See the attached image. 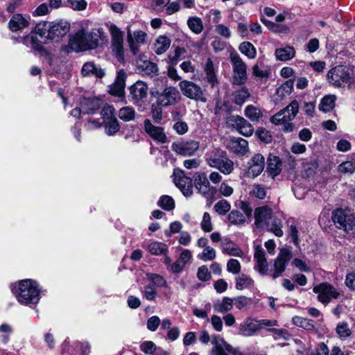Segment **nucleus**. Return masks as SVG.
I'll list each match as a JSON object with an SVG mask.
<instances>
[{
	"instance_id": "5fc2aeb1",
	"label": "nucleus",
	"mask_w": 355,
	"mask_h": 355,
	"mask_svg": "<svg viewBox=\"0 0 355 355\" xmlns=\"http://www.w3.org/2000/svg\"><path fill=\"white\" fill-rule=\"evenodd\" d=\"M214 209L218 214L225 215L230 210L231 205L227 200H220L214 205Z\"/></svg>"
},
{
	"instance_id": "6e6552de",
	"label": "nucleus",
	"mask_w": 355,
	"mask_h": 355,
	"mask_svg": "<svg viewBox=\"0 0 355 355\" xmlns=\"http://www.w3.org/2000/svg\"><path fill=\"white\" fill-rule=\"evenodd\" d=\"M327 78L329 83L338 87H345L350 83L351 76L345 66L338 65L329 71Z\"/></svg>"
},
{
	"instance_id": "a878e982",
	"label": "nucleus",
	"mask_w": 355,
	"mask_h": 355,
	"mask_svg": "<svg viewBox=\"0 0 355 355\" xmlns=\"http://www.w3.org/2000/svg\"><path fill=\"white\" fill-rule=\"evenodd\" d=\"M282 161L279 157L270 155L268 158L267 171L270 175L274 178L282 171Z\"/></svg>"
},
{
	"instance_id": "6ab92c4d",
	"label": "nucleus",
	"mask_w": 355,
	"mask_h": 355,
	"mask_svg": "<svg viewBox=\"0 0 355 355\" xmlns=\"http://www.w3.org/2000/svg\"><path fill=\"white\" fill-rule=\"evenodd\" d=\"M259 331L258 320L251 317L245 318L238 327V334L243 337L253 336Z\"/></svg>"
},
{
	"instance_id": "c756f323",
	"label": "nucleus",
	"mask_w": 355,
	"mask_h": 355,
	"mask_svg": "<svg viewBox=\"0 0 355 355\" xmlns=\"http://www.w3.org/2000/svg\"><path fill=\"white\" fill-rule=\"evenodd\" d=\"M221 248L223 253L230 256L242 257L243 254V251L239 246L229 239H224L221 243Z\"/></svg>"
},
{
	"instance_id": "c9c22d12",
	"label": "nucleus",
	"mask_w": 355,
	"mask_h": 355,
	"mask_svg": "<svg viewBox=\"0 0 355 355\" xmlns=\"http://www.w3.org/2000/svg\"><path fill=\"white\" fill-rule=\"evenodd\" d=\"M233 308V300L230 297H224L221 300H219L214 303V310L220 313H225Z\"/></svg>"
},
{
	"instance_id": "09e8293b",
	"label": "nucleus",
	"mask_w": 355,
	"mask_h": 355,
	"mask_svg": "<svg viewBox=\"0 0 355 355\" xmlns=\"http://www.w3.org/2000/svg\"><path fill=\"white\" fill-rule=\"evenodd\" d=\"M232 300L233 306L234 305L239 310L249 308L252 304L251 298L243 295L235 297Z\"/></svg>"
},
{
	"instance_id": "7c9ffc66",
	"label": "nucleus",
	"mask_w": 355,
	"mask_h": 355,
	"mask_svg": "<svg viewBox=\"0 0 355 355\" xmlns=\"http://www.w3.org/2000/svg\"><path fill=\"white\" fill-rule=\"evenodd\" d=\"M275 55L277 60L286 62L293 59L295 55V50L291 46L276 49Z\"/></svg>"
},
{
	"instance_id": "8fccbe9b",
	"label": "nucleus",
	"mask_w": 355,
	"mask_h": 355,
	"mask_svg": "<svg viewBox=\"0 0 355 355\" xmlns=\"http://www.w3.org/2000/svg\"><path fill=\"white\" fill-rule=\"evenodd\" d=\"M245 115L252 121H257L262 116V113L258 107L248 105L245 109Z\"/></svg>"
},
{
	"instance_id": "0eeeda50",
	"label": "nucleus",
	"mask_w": 355,
	"mask_h": 355,
	"mask_svg": "<svg viewBox=\"0 0 355 355\" xmlns=\"http://www.w3.org/2000/svg\"><path fill=\"white\" fill-rule=\"evenodd\" d=\"M150 95L156 99L157 105L162 107L174 105L180 98L178 89L172 86L166 87L162 92L153 90Z\"/></svg>"
},
{
	"instance_id": "7ed1b4c3",
	"label": "nucleus",
	"mask_w": 355,
	"mask_h": 355,
	"mask_svg": "<svg viewBox=\"0 0 355 355\" xmlns=\"http://www.w3.org/2000/svg\"><path fill=\"white\" fill-rule=\"evenodd\" d=\"M17 301L22 304H36L40 301L38 284L32 279H24L19 282L17 287L12 288Z\"/></svg>"
},
{
	"instance_id": "a19ab883",
	"label": "nucleus",
	"mask_w": 355,
	"mask_h": 355,
	"mask_svg": "<svg viewBox=\"0 0 355 355\" xmlns=\"http://www.w3.org/2000/svg\"><path fill=\"white\" fill-rule=\"evenodd\" d=\"M135 110L130 106H125L119 110L118 116L123 121H131L135 118Z\"/></svg>"
},
{
	"instance_id": "e433bc0d",
	"label": "nucleus",
	"mask_w": 355,
	"mask_h": 355,
	"mask_svg": "<svg viewBox=\"0 0 355 355\" xmlns=\"http://www.w3.org/2000/svg\"><path fill=\"white\" fill-rule=\"evenodd\" d=\"M50 25V21H40L35 26L33 33L43 39L50 40V35H49V33L51 30Z\"/></svg>"
},
{
	"instance_id": "ea45409f",
	"label": "nucleus",
	"mask_w": 355,
	"mask_h": 355,
	"mask_svg": "<svg viewBox=\"0 0 355 355\" xmlns=\"http://www.w3.org/2000/svg\"><path fill=\"white\" fill-rule=\"evenodd\" d=\"M239 49L241 53L244 54L249 59H254L257 56L256 48L249 42H243L241 43Z\"/></svg>"
},
{
	"instance_id": "79ce46f5",
	"label": "nucleus",
	"mask_w": 355,
	"mask_h": 355,
	"mask_svg": "<svg viewBox=\"0 0 355 355\" xmlns=\"http://www.w3.org/2000/svg\"><path fill=\"white\" fill-rule=\"evenodd\" d=\"M254 281L248 275L241 274L236 277V288L242 291L252 286Z\"/></svg>"
},
{
	"instance_id": "5701e85b",
	"label": "nucleus",
	"mask_w": 355,
	"mask_h": 355,
	"mask_svg": "<svg viewBox=\"0 0 355 355\" xmlns=\"http://www.w3.org/2000/svg\"><path fill=\"white\" fill-rule=\"evenodd\" d=\"M293 85L294 80L290 79L277 88L275 98L276 104L281 103L292 93Z\"/></svg>"
},
{
	"instance_id": "052dcab7",
	"label": "nucleus",
	"mask_w": 355,
	"mask_h": 355,
	"mask_svg": "<svg viewBox=\"0 0 355 355\" xmlns=\"http://www.w3.org/2000/svg\"><path fill=\"white\" fill-rule=\"evenodd\" d=\"M200 226L202 230L205 232H210L213 230L211 216L208 212L204 213Z\"/></svg>"
},
{
	"instance_id": "3c124183",
	"label": "nucleus",
	"mask_w": 355,
	"mask_h": 355,
	"mask_svg": "<svg viewBox=\"0 0 355 355\" xmlns=\"http://www.w3.org/2000/svg\"><path fill=\"white\" fill-rule=\"evenodd\" d=\"M189 28L196 34H200L203 30L202 20L198 17H190L187 20Z\"/></svg>"
},
{
	"instance_id": "bf43d9fd",
	"label": "nucleus",
	"mask_w": 355,
	"mask_h": 355,
	"mask_svg": "<svg viewBox=\"0 0 355 355\" xmlns=\"http://www.w3.org/2000/svg\"><path fill=\"white\" fill-rule=\"evenodd\" d=\"M114 108L113 106L110 105H106L103 107L101 114L102 116V118L103 119V123L109 121L110 119L112 118H116L114 115Z\"/></svg>"
},
{
	"instance_id": "f3484780",
	"label": "nucleus",
	"mask_w": 355,
	"mask_h": 355,
	"mask_svg": "<svg viewBox=\"0 0 355 355\" xmlns=\"http://www.w3.org/2000/svg\"><path fill=\"white\" fill-rule=\"evenodd\" d=\"M130 96L132 103L136 105L143 101L148 96V85L141 80H138L129 88Z\"/></svg>"
},
{
	"instance_id": "393cba45",
	"label": "nucleus",
	"mask_w": 355,
	"mask_h": 355,
	"mask_svg": "<svg viewBox=\"0 0 355 355\" xmlns=\"http://www.w3.org/2000/svg\"><path fill=\"white\" fill-rule=\"evenodd\" d=\"M229 147L239 156L245 155L249 150L248 141L241 137L232 139L229 142Z\"/></svg>"
},
{
	"instance_id": "412c9836",
	"label": "nucleus",
	"mask_w": 355,
	"mask_h": 355,
	"mask_svg": "<svg viewBox=\"0 0 355 355\" xmlns=\"http://www.w3.org/2000/svg\"><path fill=\"white\" fill-rule=\"evenodd\" d=\"M265 159L261 154L254 155L249 162L248 174L252 177H257L263 171Z\"/></svg>"
},
{
	"instance_id": "6e6d98bb",
	"label": "nucleus",
	"mask_w": 355,
	"mask_h": 355,
	"mask_svg": "<svg viewBox=\"0 0 355 355\" xmlns=\"http://www.w3.org/2000/svg\"><path fill=\"white\" fill-rule=\"evenodd\" d=\"M336 331L338 336L342 339L348 338L352 334L347 323L343 322L338 324L336 328Z\"/></svg>"
},
{
	"instance_id": "2f4dec72",
	"label": "nucleus",
	"mask_w": 355,
	"mask_h": 355,
	"mask_svg": "<svg viewBox=\"0 0 355 355\" xmlns=\"http://www.w3.org/2000/svg\"><path fill=\"white\" fill-rule=\"evenodd\" d=\"M28 21L20 14L14 15L10 19L8 26L12 31H17L28 26Z\"/></svg>"
},
{
	"instance_id": "473e14b6",
	"label": "nucleus",
	"mask_w": 355,
	"mask_h": 355,
	"mask_svg": "<svg viewBox=\"0 0 355 355\" xmlns=\"http://www.w3.org/2000/svg\"><path fill=\"white\" fill-rule=\"evenodd\" d=\"M171 44V40L166 36H159L154 43V51L157 55H161L165 53Z\"/></svg>"
},
{
	"instance_id": "bb28decb",
	"label": "nucleus",
	"mask_w": 355,
	"mask_h": 355,
	"mask_svg": "<svg viewBox=\"0 0 355 355\" xmlns=\"http://www.w3.org/2000/svg\"><path fill=\"white\" fill-rule=\"evenodd\" d=\"M81 73L83 76H95L97 78H103L105 76V71L97 67L94 62H87L84 64Z\"/></svg>"
},
{
	"instance_id": "f704fd0d",
	"label": "nucleus",
	"mask_w": 355,
	"mask_h": 355,
	"mask_svg": "<svg viewBox=\"0 0 355 355\" xmlns=\"http://www.w3.org/2000/svg\"><path fill=\"white\" fill-rule=\"evenodd\" d=\"M336 96L333 94L324 96L320 101L319 110L323 112H331L335 107Z\"/></svg>"
},
{
	"instance_id": "1a4fd4ad",
	"label": "nucleus",
	"mask_w": 355,
	"mask_h": 355,
	"mask_svg": "<svg viewBox=\"0 0 355 355\" xmlns=\"http://www.w3.org/2000/svg\"><path fill=\"white\" fill-rule=\"evenodd\" d=\"M233 69V83L236 85H242L247 80V66L240 55L232 53L230 55Z\"/></svg>"
},
{
	"instance_id": "4468645a",
	"label": "nucleus",
	"mask_w": 355,
	"mask_h": 355,
	"mask_svg": "<svg viewBox=\"0 0 355 355\" xmlns=\"http://www.w3.org/2000/svg\"><path fill=\"white\" fill-rule=\"evenodd\" d=\"M227 124L245 137L252 135L254 132L252 125L246 119L239 115L229 116L227 119Z\"/></svg>"
},
{
	"instance_id": "4c0bfd02",
	"label": "nucleus",
	"mask_w": 355,
	"mask_h": 355,
	"mask_svg": "<svg viewBox=\"0 0 355 355\" xmlns=\"http://www.w3.org/2000/svg\"><path fill=\"white\" fill-rule=\"evenodd\" d=\"M204 69L206 73L207 81L211 85V87H214L218 84V80L215 74L214 63L211 58L207 60Z\"/></svg>"
},
{
	"instance_id": "a18cd8bd",
	"label": "nucleus",
	"mask_w": 355,
	"mask_h": 355,
	"mask_svg": "<svg viewBox=\"0 0 355 355\" xmlns=\"http://www.w3.org/2000/svg\"><path fill=\"white\" fill-rule=\"evenodd\" d=\"M233 101L234 102L239 105H241L244 103L245 100L250 96V93L248 90L243 87L240 89L235 91L233 94Z\"/></svg>"
},
{
	"instance_id": "39448f33",
	"label": "nucleus",
	"mask_w": 355,
	"mask_h": 355,
	"mask_svg": "<svg viewBox=\"0 0 355 355\" xmlns=\"http://www.w3.org/2000/svg\"><path fill=\"white\" fill-rule=\"evenodd\" d=\"M206 161L209 166L218 169L225 175L230 174L234 170V162L226 156L225 152L218 149L207 153Z\"/></svg>"
},
{
	"instance_id": "37998d69",
	"label": "nucleus",
	"mask_w": 355,
	"mask_h": 355,
	"mask_svg": "<svg viewBox=\"0 0 355 355\" xmlns=\"http://www.w3.org/2000/svg\"><path fill=\"white\" fill-rule=\"evenodd\" d=\"M137 64L138 68L141 69L145 74L150 75L157 71V65L149 60H139Z\"/></svg>"
},
{
	"instance_id": "4be33fe9",
	"label": "nucleus",
	"mask_w": 355,
	"mask_h": 355,
	"mask_svg": "<svg viewBox=\"0 0 355 355\" xmlns=\"http://www.w3.org/2000/svg\"><path fill=\"white\" fill-rule=\"evenodd\" d=\"M254 258L256 261L255 269L261 275H266L268 271V263L266 258L265 251L261 245H256L254 248Z\"/></svg>"
},
{
	"instance_id": "13d9d810",
	"label": "nucleus",
	"mask_w": 355,
	"mask_h": 355,
	"mask_svg": "<svg viewBox=\"0 0 355 355\" xmlns=\"http://www.w3.org/2000/svg\"><path fill=\"white\" fill-rule=\"evenodd\" d=\"M141 293L144 297L147 300L153 301L157 297V291L152 285H146L141 290Z\"/></svg>"
},
{
	"instance_id": "9b49d317",
	"label": "nucleus",
	"mask_w": 355,
	"mask_h": 355,
	"mask_svg": "<svg viewBox=\"0 0 355 355\" xmlns=\"http://www.w3.org/2000/svg\"><path fill=\"white\" fill-rule=\"evenodd\" d=\"M313 291L318 295V300L325 305L333 300L338 298L340 295L336 288L327 282L314 286Z\"/></svg>"
},
{
	"instance_id": "4d7b16f0",
	"label": "nucleus",
	"mask_w": 355,
	"mask_h": 355,
	"mask_svg": "<svg viewBox=\"0 0 355 355\" xmlns=\"http://www.w3.org/2000/svg\"><path fill=\"white\" fill-rule=\"evenodd\" d=\"M146 277L147 279L153 283V284L157 287H164L166 284V280L159 275L147 273Z\"/></svg>"
},
{
	"instance_id": "f8f14e48",
	"label": "nucleus",
	"mask_w": 355,
	"mask_h": 355,
	"mask_svg": "<svg viewBox=\"0 0 355 355\" xmlns=\"http://www.w3.org/2000/svg\"><path fill=\"white\" fill-rule=\"evenodd\" d=\"M112 36V49L119 62L124 60L123 33L114 24L109 27Z\"/></svg>"
},
{
	"instance_id": "a211bd4d",
	"label": "nucleus",
	"mask_w": 355,
	"mask_h": 355,
	"mask_svg": "<svg viewBox=\"0 0 355 355\" xmlns=\"http://www.w3.org/2000/svg\"><path fill=\"white\" fill-rule=\"evenodd\" d=\"M144 131L155 141L164 144L168 141L164 130L162 127L154 125L149 119L144 122Z\"/></svg>"
},
{
	"instance_id": "72a5a7b5",
	"label": "nucleus",
	"mask_w": 355,
	"mask_h": 355,
	"mask_svg": "<svg viewBox=\"0 0 355 355\" xmlns=\"http://www.w3.org/2000/svg\"><path fill=\"white\" fill-rule=\"evenodd\" d=\"M211 343L214 347L211 352V355H229L225 352V343H227L223 338L218 336H212L210 338Z\"/></svg>"
},
{
	"instance_id": "f257e3e1",
	"label": "nucleus",
	"mask_w": 355,
	"mask_h": 355,
	"mask_svg": "<svg viewBox=\"0 0 355 355\" xmlns=\"http://www.w3.org/2000/svg\"><path fill=\"white\" fill-rule=\"evenodd\" d=\"M104 37L103 28H93L87 32L85 28L77 31L69 40V45L76 51L96 49L99 41Z\"/></svg>"
},
{
	"instance_id": "2eb2a0df",
	"label": "nucleus",
	"mask_w": 355,
	"mask_h": 355,
	"mask_svg": "<svg viewBox=\"0 0 355 355\" xmlns=\"http://www.w3.org/2000/svg\"><path fill=\"white\" fill-rule=\"evenodd\" d=\"M199 148V142L193 139L174 142L171 146L173 151L183 156H191L194 155Z\"/></svg>"
},
{
	"instance_id": "680f3d73",
	"label": "nucleus",
	"mask_w": 355,
	"mask_h": 355,
	"mask_svg": "<svg viewBox=\"0 0 355 355\" xmlns=\"http://www.w3.org/2000/svg\"><path fill=\"white\" fill-rule=\"evenodd\" d=\"M241 266L240 262L237 259H231L227 263V270L232 274H239L241 271Z\"/></svg>"
},
{
	"instance_id": "b1692460",
	"label": "nucleus",
	"mask_w": 355,
	"mask_h": 355,
	"mask_svg": "<svg viewBox=\"0 0 355 355\" xmlns=\"http://www.w3.org/2000/svg\"><path fill=\"white\" fill-rule=\"evenodd\" d=\"M101 101L98 98H83L80 103L83 112L87 114L95 113L101 107Z\"/></svg>"
},
{
	"instance_id": "20e7f679",
	"label": "nucleus",
	"mask_w": 355,
	"mask_h": 355,
	"mask_svg": "<svg viewBox=\"0 0 355 355\" xmlns=\"http://www.w3.org/2000/svg\"><path fill=\"white\" fill-rule=\"evenodd\" d=\"M299 111L297 101L293 100L284 109L280 110L270 119L271 123L279 125H282V130L285 132H291L293 130L294 125L291 123Z\"/></svg>"
},
{
	"instance_id": "58836bf2",
	"label": "nucleus",
	"mask_w": 355,
	"mask_h": 355,
	"mask_svg": "<svg viewBox=\"0 0 355 355\" xmlns=\"http://www.w3.org/2000/svg\"><path fill=\"white\" fill-rule=\"evenodd\" d=\"M148 250L153 255H165L168 251V246L162 242L153 241L148 245Z\"/></svg>"
},
{
	"instance_id": "338daca9",
	"label": "nucleus",
	"mask_w": 355,
	"mask_h": 355,
	"mask_svg": "<svg viewBox=\"0 0 355 355\" xmlns=\"http://www.w3.org/2000/svg\"><path fill=\"white\" fill-rule=\"evenodd\" d=\"M268 331L274 334L275 339L283 338L288 340L290 337L288 331L283 329L269 328Z\"/></svg>"
},
{
	"instance_id": "c03bdc74",
	"label": "nucleus",
	"mask_w": 355,
	"mask_h": 355,
	"mask_svg": "<svg viewBox=\"0 0 355 355\" xmlns=\"http://www.w3.org/2000/svg\"><path fill=\"white\" fill-rule=\"evenodd\" d=\"M103 123L105 132L109 136L114 135L120 130V125L116 118H112Z\"/></svg>"
},
{
	"instance_id": "de8ad7c7",
	"label": "nucleus",
	"mask_w": 355,
	"mask_h": 355,
	"mask_svg": "<svg viewBox=\"0 0 355 355\" xmlns=\"http://www.w3.org/2000/svg\"><path fill=\"white\" fill-rule=\"evenodd\" d=\"M157 205L164 210L171 211L175 208V201L172 197L164 195L159 198Z\"/></svg>"
},
{
	"instance_id": "f03ea898",
	"label": "nucleus",
	"mask_w": 355,
	"mask_h": 355,
	"mask_svg": "<svg viewBox=\"0 0 355 355\" xmlns=\"http://www.w3.org/2000/svg\"><path fill=\"white\" fill-rule=\"evenodd\" d=\"M254 224L257 228L266 229L277 237H282L284 234L281 220L273 215L272 209L267 205L255 209Z\"/></svg>"
},
{
	"instance_id": "9d476101",
	"label": "nucleus",
	"mask_w": 355,
	"mask_h": 355,
	"mask_svg": "<svg viewBox=\"0 0 355 355\" xmlns=\"http://www.w3.org/2000/svg\"><path fill=\"white\" fill-rule=\"evenodd\" d=\"M179 87L184 96L203 103L207 101L203 90L195 83L187 80H181Z\"/></svg>"
},
{
	"instance_id": "aec40b11",
	"label": "nucleus",
	"mask_w": 355,
	"mask_h": 355,
	"mask_svg": "<svg viewBox=\"0 0 355 355\" xmlns=\"http://www.w3.org/2000/svg\"><path fill=\"white\" fill-rule=\"evenodd\" d=\"M50 27V40H58L65 36L70 29L69 24L66 21L51 22Z\"/></svg>"
},
{
	"instance_id": "c85d7f7f",
	"label": "nucleus",
	"mask_w": 355,
	"mask_h": 355,
	"mask_svg": "<svg viewBox=\"0 0 355 355\" xmlns=\"http://www.w3.org/2000/svg\"><path fill=\"white\" fill-rule=\"evenodd\" d=\"M22 43L28 48L37 51L42 52L44 51V48L41 41H40L36 35L32 33L30 35H26L22 39Z\"/></svg>"
},
{
	"instance_id": "0e129e2a",
	"label": "nucleus",
	"mask_w": 355,
	"mask_h": 355,
	"mask_svg": "<svg viewBox=\"0 0 355 355\" xmlns=\"http://www.w3.org/2000/svg\"><path fill=\"white\" fill-rule=\"evenodd\" d=\"M250 193L259 199H263L266 196V189L260 184H254Z\"/></svg>"
},
{
	"instance_id": "864d4df0",
	"label": "nucleus",
	"mask_w": 355,
	"mask_h": 355,
	"mask_svg": "<svg viewBox=\"0 0 355 355\" xmlns=\"http://www.w3.org/2000/svg\"><path fill=\"white\" fill-rule=\"evenodd\" d=\"M216 256V250L209 245L203 249V251L198 255V257L203 261H208L214 260Z\"/></svg>"
},
{
	"instance_id": "cd10ccee",
	"label": "nucleus",
	"mask_w": 355,
	"mask_h": 355,
	"mask_svg": "<svg viewBox=\"0 0 355 355\" xmlns=\"http://www.w3.org/2000/svg\"><path fill=\"white\" fill-rule=\"evenodd\" d=\"M195 186L202 195H207L210 191V184L205 173H198L195 178Z\"/></svg>"
},
{
	"instance_id": "603ef678",
	"label": "nucleus",
	"mask_w": 355,
	"mask_h": 355,
	"mask_svg": "<svg viewBox=\"0 0 355 355\" xmlns=\"http://www.w3.org/2000/svg\"><path fill=\"white\" fill-rule=\"evenodd\" d=\"M187 50L180 46H177L174 50V55L169 57L172 65H176L180 60L186 58Z\"/></svg>"
},
{
	"instance_id": "dca6fc26",
	"label": "nucleus",
	"mask_w": 355,
	"mask_h": 355,
	"mask_svg": "<svg viewBox=\"0 0 355 355\" xmlns=\"http://www.w3.org/2000/svg\"><path fill=\"white\" fill-rule=\"evenodd\" d=\"M292 258V252L288 248L280 249L279 253L274 262V273L272 278L280 277L284 272L286 265Z\"/></svg>"
},
{
	"instance_id": "423d86ee",
	"label": "nucleus",
	"mask_w": 355,
	"mask_h": 355,
	"mask_svg": "<svg viewBox=\"0 0 355 355\" xmlns=\"http://www.w3.org/2000/svg\"><path fill=\"white\" fill-rule=\"evenodd\" d=\"M332 220L338 229L346 232L355 229V216L349 209H337L332 213Z\"/></svg>"
},
{
	"instance_id": "774afa93",
	"label": "nucleus",
	"mask_w": 355,
	"mask_h": 355,
	"mask_svg": "<svg viewBox=\"0 0 355 355\" xmlns=\"http://www.w3.org/2000/svg\"><path fill=\"white\" fill-rule=\"evenodd\" d=\"M169 2L170 0H152L151 9L157 13L160 12Z\"/></svg>"
},
{
	"instance_id": "69168bd1",
	"label": "nucleus",
	"mask_w": 355,
	"mask_h": 355,
	"mask_svg": "<svg viewBox=\"0 0 355 355\" xmlns=\"http://www.w3.org/2000/svg\"><path fill=\"white\" fill-rule=\"evenodd\" d=\"M355 171V164L352 162H345L338 166V171L343 173H353Z\"/></svg>"
},
{
	"instance_id": "e2e57ef3",
	"label": "nucleus",
	"mask_w": 355,
	"mask_h": 355,
	"mask_svg": "<svg viewBox=\"0 0 355 355\" xmlns=\"http://www.w3.org/2000/svg\"><path fill=\"white\" fill-rule=\"evenodd\" d=\"M140 349L146 354L155 355L156 345L153 341L143 342L140 345Z\"/></svg>"
},
{
	"instance_id": "49530a36",
	"label": "nucleus",
	"mask_w": 355,
	"mask_h": 355,
	"mask_svg": "<svg viewBox=\"0 0 355 355\" xmlns=\"http://www.w3.org/2000/svg\"><path fill=\"white\" fill-rule=\"evenodd\" d=\"M228 220L229 222L235 225H240L245 223L246 219L245 216L237 210H232L228 214Z\"/></svg>"
},
{
	"instance_id": "ddd939ff",
	"label": "nucleus",
	"mask_w": 355,
	"mask_h": 355,
	"mask_svg": "<svg viewBox=\"0 0 355 355\" xmlns=\"http://www.w3.org/2000/svg\"><path fill=\"white\" fill-rule=\"evenodd\" d=\"M173 182L186 197H189L193 193L192 179L186 175L182 170L175 169L173 171Z\"/></svg>"
}]
</instances>
